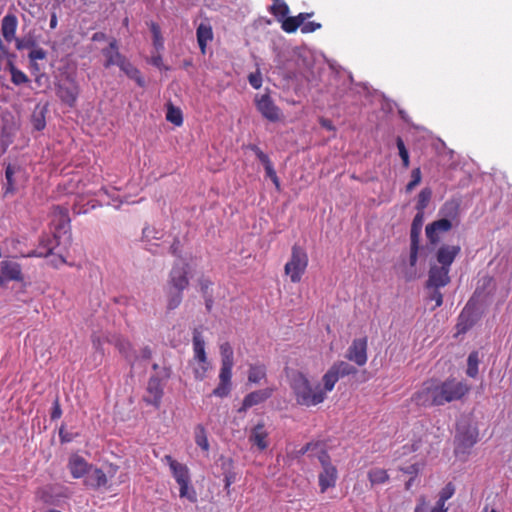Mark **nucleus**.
I'll return each mask as SVG.
<instances>
[{"mask_svg":"<svg viewBox=\"0 0 512 512\" xmlns=\"http://www.w3.org/2000/svg\"><path fill=\"white\" fill-rule=\"evenodd\" d=\"M419 470H420V468H419V465L417 463L411 464V465H409L407 467H401L400 468V471H402L403 473L414 475V476L418 475Z\"/></svg>","mask_w":512,"mask_h":512,"instance_id":"nucleus-59","label":"nucleus"},{"mask_svg":"<svg viewBox=\"0 0 512 512\" xmlns=\"http://www.w3.org/2000/svg\"><path fill=\"white\" fill-rule=\"evenodd\" d=\"M450 269L443 266L433 264L428 271V279L426 288H442L450 283Z\"/></svg>","mask_w":512,"mask_h":512,"instance_id":"nucleus-11","label":"nucleus"},{"mask_svg":"<svg viewBox=\"0 0 512 512\" xmlns=\"http://www.w3.org/2000/svg\"><path fill=\"white\" fill-rule=\"evenodd\" d=\"M15 173V169L12 165H8L5 170L6 184H5V194H12L15 192L13 175Z\"/></svg>","mask_w":512,"mask_h":512,"instance_id":"nucleus-45","label":"nucleus"},{"mask_svg":"<svg viewBox=\"0 0 512 512\" xmlns=\"http://www.w3.org/2000/svg\"><path fill=\"white\" fill-rule=\"evenodd\" d=\"M170 253L173 255V256H176V257H180V253H181V244H180V241L178 239H175L173 241V243L171 244L170 246Z\"/></svg>","mask_w":512,"mask_h":512,"instance_id":"nucleus-61","label":"nucleus"},{"mask_svg":"<svg viewBox=\"0 0 512 512\" xmlns=\"http://www.w3.org/2000/svg\"><path fill=\"white\" fill-rule=\"evenodd\" d=\"M367 348L368 338L366 336L355 338L349 346L345 358L358 366H364L368 360Z\"/></svg>","mask_w":512,"mask_h":512,"instance_id":"nucleus-7","label":"nucleus"},{"mask_svg":"<svg viewBox=\"0 0 512 512\" xmlns=\"http://www.w3.org/2000/svg\"><path fill=\"white\" fill-rule=\"evenodd\" d=\"M196 36L201 53L205 54L208 42L213 39L212 27L209 24L201 23L197 27Z\"/></svg>","mask_w":512,"mask_h":512,"instance_id":"nucleus-25","label":"nucleus"},{"mask_svg":"<svg viewBox=\"0 0 512 512\" xmlns=\"http://www.w3.org/2000/svg\"><path fill=\"white\" fill-rule=\"evenodd\" d=\"M195 442L204 451L209 450V442L206 435L205 428L202 425H198L195 430Z\"/></svg>","mask_w":512,"mask_h":512,"instance_id":"nucleus-42","label":"nucleus"},{"mask_svg":"<svg viewBox=\"0 0 512 512\" xmlns=\"http://www.w3.org/2000/svg\"><path fill=\"white\" fill-rule=\"evenodd\" d=\"M320 446H321V445H320V443H318V442H315V443H314V442H309V443H307L306 445H304V446L299 450V454H300V455H304V454H306V453H308V452H310V451H312V450H314V449H316V448H318V447H320Z\"/></svg>","mask_w":512,"mask_h":512,"instance_id":"nucleus-60","label":"nucleus"},{"mask_svg":"<svg viewBox=\"0 0 512 512\" xmlns=\"http://www.w3.org/2000/svg\"><path fill=\"white\" fill-rule=\"evenodd\" d=\"M308 255L304 248L295 244L291 249V257L284 266V272L292 283H299L308 266Z\"/></svg>","mask_w":512,"mask_h":512,"instance_id":"nucleus-3","label":"nucleus"},{"mask_svg":"<svg viewBox=\"0 0 512 512\" xmlns=\"http://www.w3.org/2000/svg\"><path fill=\"white\" fill-rule=\"evenodd\" d=\"M367 478L371 487L376 485H383L390 480L388 471L384 468L374 467L367 472Z\"/></svg>","mask_w":512,"mask_h":512,"instance_id":"nucleus-27","label":"nucleus"},{"mask_svg":"<svg viewBox=\"0 0 512 512\" xmlns=\"http://www.w3.org/2000/svg\"><path fill=\"white\" fill-rule=\"evenodd\" d=\"M183 292L177 289H172L167 287L166 291V300H167V310L172 311L178 308L183 300Z\"/></svg>","mask_w":512,"mask_h":512,"instance_id":"nucleus-30","label":"nucleus"},{"mask_svg":"<svg viewBox=\"0 0 512 512\" xmlns=\"http://www.w3.org/2000/svg\"><path fill=\"white\" fill-rule=\"evenodd\" d=\"M102 55L105 57L104 67L109 68L113 65L118 66L119 63L125 58L119 52L118 42L115 38H113L108 47L102 49Z\"/></svg>","mask_w":512,"mask_h":512,"instance_id":"nucleus-18","label":"nucleus"},{"mask_svg":"<svg viewBox=\"0 0 512 512\" xmlns=\"http://www.w3.org/2000/svg\"><path fill=\"white\" fill-rule=\"evenodd\" d=\"M412 432L410 443L403 446L404 454L421 451L428 442V431L422 423H416Z\"/></svg>","mask_w":512,"mask_h":512,"instance_id":"nucleus-12","label":"nucleus"},{"mask_svg":"<svg viewBox=\"0 0 512 512\" xmlns=\"http://www.w3.org/2000/svg\"><path fill=\"white\" fill-rule=\"evenodd\" d=\"M458 449H463V452L472 448L478 442V431L476 429H468L458 436Z\"/></svg>","mask_w":512,"mask_h":512,"instance_id":"nucleus-28","label":"nucleus"},{"mask_svg":"<svg viewBox=\"0 0 512 512\" xmlns=\"http://www.w3.org/2000/svg\"><path fill=\"white\" fill-rule=\"evenodd\" d=\"M115 347L127 360H131L133 347L130 341L119 337L115 341Z\"/></svg>","mask_w":512,"mask_h":512,"instance_id":"nucleus-40","label":"nucleus"},{"mask_svg":"<svg viewBox=\"0 0 512 512\" xmlns=\"http://www.w3.org/2000/svg\"><path fill=\"white\" fill-rule=\"evenodd\" d=\"M167 121L173 123L176 126H181L183 123L182 112L179 108L169 105L166 113Z\"/></svg>","mask_w":512,"mask_h":512,"instance_id":"nucleus-43","label":"nucleus"},{"mask_svg":"<svg viewBox=\"0 0 512 512\" xmlns=\"http://www.w3.org/2000/svg\"><path fill=\"white\" fill-rule=\"evenodd\" d=\"M396 145L399 150V156L402 160V164H403L404 168H408L410 165L409 153L405 147L403 139L399 136L396 138Z\"/></svg>","mask_w":512,"mask_h":512,"instance_id":"nucleus-44","label":"nucleus"},{"mask_svg":"<svg viewBox=\"0 0 512 512\" xmlns=\"http://www.w3.org/2000/svg\"><path fill=\"white\" fill-rule=\"evenodd\" d=\"M419 249L420 241L410 240L409 264L411 267H414L417 264Z\"/></svg>","mask_w":512,"mask_h":512,"instance_id":"nucleus-50","label":"nucleus"},{"mask_svg":"<svg viewBox=\"0 0 512 512\" xmlns=\"http://www.w3.org/2000/svg\"><path fill=\"white\" fill-rule=\"evenodd\" d=\"M234 363H221L219 380L221 382L231 383L232 368Z\"/></svg>","mask_w":512,"mask_h":512,"instance_id":"nucleus-48","label":"nucleus"},{"mask_svg":"<svg viewBox=\"0 0 512 512\" xmlns=\"http://www.w3.org/2000/svg\"><path fill=\"white\" fill-rule=\"evenodd\" d=\"M313 16V12L311 13H299L297 16H286L281 20V28L286 33H294L297 31L299 27L306 21L308 18Z\"/></svg>","mask_w":512,"mask_h":512,"instance_id":"nucleus-21","label":"nucleus"},{"mask_svg":"<svg viewBox=\"0 0 512 512\" xmlns=\"http://www.w3.org/2000/svg\"><path fill=\"white\" fill-rule=\"evenodd\" d=\"M469 391L470 386L465 381L451 377L444 381L430 378L413 394L412 401L423 407L443 406L461 400Z\"/></svg>","mask_w":512,"mask_h":512,"instance_id":"nucleus-1","label":"nucleus"},{"mask_svg":"<svg viewBox=\"0 0 512 512\" xmlns=\"http://www.w3.org/2000/svg\"><path fill=\"white\" fill-rule=\"evenodd\" d=\"M108 482L107 476L104 471L100 468H89L86 473V478L84 483L87 487L93 489H99L101 487L106 486Z\"/></svg>","mask_w":512,"mask_h":512,"instance_id":"nucleus-19","label":"nucleus"},{"mask_svg":"<svg viewBox=\"0 0 512 512\" xmlns=\"http://www.w3.org/2000/svg\"><path fill=\"white\" fill-rule=\"evenodd\" d=\"M264 168H265L266 176L268 178L271 179V178L277 176L276 171H275L271 161H269L268 164H264Z\"/></svg>","mask_w":512,"mask_h":512,"instance_id":"nucleus-64","label":"nucleus"},{"mask_svg":"<svg viewBox=\"0 0 512 512\" xmlns=\"http://www.w3.org/2000/svg\"><path fill=\"white\" fill-rule=\"evenodd\" d=\"M249 84L254 89H259L262 86V76L259 70L254 73H250L248 76Z\"/></svg>","mask_w":512,"mask_h":512,"instance_id":"nucleus-56","label":"nucleus"},{"mask_svg":"<svg viewBox=\"0 0 512 512\" xmlns=\"http://www.w3.org/2000/svg\"><path fill=\"white\" fill-rule=\"evenodd\" d=\"M427 511V502L425 497H420L418 500V504L415 507L414 512H426Z\"/></svg>","mask_w":512,"mask_h":512,"instance_id":"nucleus-63","label":"nucleus"},{"mask_svg":"<svg viewBox=\"0 0 512 512\" xmlns=\"http://www.w3.org/2000/svg\"><path fill=\"white\" fill-rule=\"evenodd\" d=\"M266 378V367L263 364L250 365L248 371V381L250 383H259Z\"/></svg>","mask_w":512,"mask_h":512,"instance_id":"nucleus-32","label":"nucleus"},{"mask_svg":"<svg viewBox=\"0 0 512 512\" xmlns=\"http://www.w3.org/2000/svg\"><path fill=\"white\" fill-rule=\"evenodd\" d=\"M249 149L255 153L256 157L263 165L268 164V162L271 161L268 155L265 154L257 145L251 144L249 145Z\"/></svg>","mask_w":512,"mask_h":512,"instance_id":"nucleus-57","label":"nucleus"},{"mask_svg":"<svg viewBox=\"0 0 512 512\" xmlns=\"http://www.w3.org/2000/svg\"><path fill=\"white\" fill-rule=\"evenodd\" d=\"M231 390V383L221 382L219 381V384L217 387L212 391V395L216 397H226L230 393Z\"/></svg>","mask_w":512,"mask_h":512,"instance_id":"nucleus-51","label":"nucleus"},{"mask_svg":"<svg viewBox=\"0 0 512 512\" xmlns=\"http://www.w3.org/2000/svg\"><path fill=\"white\" fill-rule=\"evenodd\" d=\"M455 493V487L452 483H448L439 493L438 503L445 505L446 501L449 500Z\"/></svg>","mask_w":512,"mask_h":512,"instance_id":"nucleus-49","label":"nucleus"},{"mask_svg":"<svg viewBox=\"0 0 512 512\" xmlns=\"http://www.w3.org/2000/svg\"><path fill=\"white\" fill-rule=\"evenodd\" d=\"M191 365L193 367L195 379L199 381H202L206 377L208 370L211 368L208 359H204V362L192 360Z\"/></svg>","mask_w":512,"mask_h":512,"instance_id":"nucleus-34","label":"nucleus"},{"mask_svg":"<svg viewBox=\"0 0 512 512\" xmlns=\"http://www.w3.org/2000/svg\"><path fill=\"white\" fill-rule=\"evenodd\" d=\"M56 93L63 103L73 107L79 95V86L71 79L68 84L58 85Z\"/></svg>","mask_w":512,"mask_h":512,"instance_id":"nucleus-16","label":"nucleus"},{"mask_svg":"<svg viewBox=\"0 0 512 512\" xmlns=\"http://www.w3.org/2000/svg\"><path fill=\"white\" fill-rule=\"evenodd\" d=\"M474 325V319L471 314L466 310V308L461 312L458 317V322L456 324V335L464 334L468 330H470Z\"/></svg>","mask_w":512,"mask_h":512,"instance_id":"nucleus-29","label":"nucleus"},{"mask_svg":"<svg viewBox=\"0 0 512 512\" xmlns=\"http://www.w3.org/2000/svg\"><path fill=\"white\" fill-rule=\"evenodd\" d=\"M149 27L153 36V45L155 49L157 51L162 50L164 48V39L161 34L160 26L155 22H151Z\"/></svg>","mask_w":512,"mask_h":512,"instance_id":"nucleus-39","label":"nucleus"},{"mask_svg":"<svg viewBox=\"0 0 512 512\" xmlns=\"http://www.w3.org/2000/svg\"><path fill=\"white\" fill-rule=\"evenodd\" d=\"M422 179L421 170L419 167L414 168L411 172V180L406 185V192L410 193L414 190V188L420 184Z\"/></svg>","mask_w":512,"mask_h":512,"instance_id":"nucleus-47","label":"nucleus"},{"mask_svg":"<svg viewBox=\"0 0 512 512\" xmlns=\"http://www.w3.org/2000/svg\"><path fill=\"white\" fill-rule=\"evenodd\" d=\"M163 394L164 389L161 379L155 376L150 377L146 388V395L144 396L143 400L147 404L152 405L155 408H159Z\"/></svg>","mask_w":512,"mask_h":512,"instance_id":"nucleus-13","label":"nucleus"},{"mask_svg":"<svg viewBox=\"0 0 512 512\" xmlns=\"http://www.w3.org/2000/svg\"><path fill=\"white\" fill-rule=\"evenodd\" d=\"M31 62H35L37 60H43L46 58V52L42 48H36L30 51L28 55ZM35 69H38V66L36 63L32 64Z\"/></svg>","mask_w":512,"mask_h":512,"instance_id":"nucleus-53","label":"nucleus"},{"mask_svg":"<svg viewBox=\"0 0 512 512\" xmlns=\"http://www.w3.org/2000/svg\"><path fill=\"white\" fill-rule=\"evenodd\" d=\"M480 358L478 351H473L469 354L467 359V369L466 374L471 378H476L478 375V366H479Z\"/></svg>","mask_w":512,"mask_h":512,"instance_id":"nucleus-35","label":"nucleus"},{"mask_svg":"<svg viewBox=\"0 0 512 512\" xmlns=\"http://www.w3.org/2000/svg\"><path fill=\"white\" fill-rule=\"evenodd\" d=\"M163 461L168 464L172 476L177 484L191 481L189 469L185 464L178 462L171 455H165Z\"/></svg>","mask_w":512,"mask_h":512,"instance_id":"nucleus-17","label":"nucleus"},{"mask_svg":"<svg viewBox=\"0 0 512 512\" xmlns=\"http://www.w3.org/2000/svg\"><path fill=\"white\" fill-rule=\"evenodd\" d=\"M200 290L204 296H207L209 288L212 286V282L208 279H200L199 281Z\"/></svg>","mask_w":512,"mask_h":512,"instance_id":"nucleus-62","label":"nucleus"},{"mask_svg":"<svg viewBox=\"0 0 512 512\" xmlns=\"http://www.w3.org/2000/svg\"><path fill=\"white\" fill-rule=\"evenodd\" d=\"M190 482L191 481H186V482H183L182 484H178L179 488H180L179 496L181 498H186L190 502L194 503L197 501V494H196L195 489L190 485Z\"/></svg>","mask_w":512,"mask_h":512,"instance_id":"nucleus-38","label":"nucleus"},{"mask_svg":"<svg viewBox=\"0 0 512 512\" xmlns=\"http://www.w3.org/2000/svg\"><path fill=\"white\" fill-rule=\"evenodd\" d=\"M68 468L73 478L79 479L86 475L91 465L81 456L72 455L68 462Z\"/></svg>","mask_w":512,"mask_h":512,"instance_id":"nucleus-20","label":"nucleus"},{"mask_svg":"<svg viewBox=\"0 0 512 512\" xmlns=\"http://www.w3.org/2000/svg\"><path fill=\"white\" fill-rule=\"evenodd\" d=\"M36 496L45 504H53V496L51 493V487L41 488L37 491Z\"/></svg>","mask_w":512,"mask_h":512,"instance_id":"nucleus-52","label":"nucleus"},{"mask_svg":"<svg viewBox=\"0 0 512 512\" xmlns=\"http://www.w3.org/2000/svg\"><path fill=\"white\" fill-rule=\"evenodd\" d=\"M268 432L265 430L264 423H258L252 430L249 436V441L257 446L259 450H265L268 447L267 442Z\"/></svg>","mask_w":512,"mask_h":512,"instance_id":"nucleus-22","label":"nucleus"},{"mask_svg":"<svg viewBox=\"0 0 512 512\" xmlns=\"http://www.w3.org/2000/svg\"><path fill=\"white\" fill-rule=\"evenodd\" d=\"M193 352L194 355L192 360L204 362V359H207L205 341L198 329H194L193 331Z\"/></svg>","mask_w":512,"mask_h":512,"instance_id":"nucleus-26","label":"nucleus"},{"mask_svg":"<svg viewBox=\"0 0 512 512\" xmlns=\"http://www.w3.org/2000/svg\"><path fill=\"white\" fill-rule=\"evenodd\" d=\"M452 222L446 218L438 219L425 228L427 240L432 246L439 244L441 236L452 229Z\"/></svg>","mask_w":512,"mask_h":512,"instance_id":"nucleus-9","label":"nucleus"},{"mask_svg":"<svg viewBox=\"0 0 512 512\" xmlns=\"http://www.w3.org/2000/svg\"><path fill=\"white\" fill-rule=\"evenodd\" d=\"M62 416V409L60 406L59 398L56 397V399L53 402L52 411H51V420H57Z\"/></svg>","mask_w":512,"mask_h":512,"instance_id":"nucleus-58","label":"nucleus"},{"mask_svg":"<svg viewBox=\"0 0 512 512\" xmlns=\"http://www.w3.org/2000/svg\"><path fill=\"white\" fill-rule=\"evenodd\" d=\"M461 247L459 245H441L436 252V260L438 265L450 269L452 263L459 255Z\"/></svg>","mask_w":512,"mask_h":512,"instance_id":"nucleus-14","label":"nucleus"},{"mask_svg":"<svg viewBox=\"0 0 512 512\" xmlns=\"http://www.w3.org/2000/svg\"><path fill=\"white\" fill-rule=\"evenodd\" d=\"M356 372L357 369L345 361L335 362L322 376L323 386H321V390L324 393L325 399L327 398V393L334 389L340 378L353 375Z\"/></svg>","mask_w":512,"mask_h":512,"instance_id":"nucleus-5","label":"nucleus"},{"mask_svg":"<svg viewBox=\"0 0 512 512\" xmlns=\"http://www.w3.org/2000/svg\"><path fill=\"white\" fill-rule=\"evenodd\" d=\"M221 363H234V353L231 345L228 342L221 344Z\"/></svg>","mask_w":512,"mask_h":512,"instance_id":"nucleus-46","label":"nucleus"},{"mask_svg":"<svg viewBox=\"0 0 512 512\" xmlns=\"http://www.w3.org/2000/svg\"><path fill=\"white\" fill-rule=\"evenodd\" d=\"M0 278H2L0 286L5 285V283L9 281H23L24 277L21 265L12 259H6L1 261Z\"/></svg>","mask_w":512,"mask_h":512,"instance_id":"nucleus-10","label":"nucleus"},{"mask_svg":"<svg viewBox=\"0 0 512 512\" xmlns=\"http://www.w3.org/2000/svg\"><path fill=\"white\" fill-rule=\"evenodd\" d=\"M188 263H175L169 272L167 287L184 291L189 286Z\"/></svg>","mask_w":512,"mask_h":512,"instance_id":"nucleus-6","label":"nucleus"},{"mask_svg":"<svg viewBox=\"0 0 512 512\" xmlns=\"http://www.w3.org/2000/svg\"><path fill=\"white\" fill-rule=\"evenodd\" d=\"M17 25L18 20L14 14H7L3 17L1 23V31L4 39L7 42H11L15 39Z\"/></svg>","mask_w":512,"mask_h":512,"instance_id":"nucleus-23","label":"nucleus"},{"mask_svg":"<svg viewBox=\"0 0 512 512\" xmlns=\"http://www.w3.org/2000/svg\"><path fill=\"white\" fill-rule=\"evenodd\" d=\"M273 392V388H265L250 392L244 397L242 405L239 408V412H246L249 408L265 402L272 396Z\"/></svg>","mask_w":512,"mask_h":512,"instance_id":"nucleus-15","label":"nucleus"},{"mask_svg":"<svg viewBox=\"0 0 512 512\" xmlns=\"http://www.w3.org/2000/svg\"><path fill=\"white\" fill-rule=\"evenodd\" d=\"M118 67L123 71L127 77L134 80L139 87H144L145 80L141 72L136 68L126 57L119 63Z\"/></svg>","mask_w":512,"mask_h":512,"instance_id":"nucleus-24","label":"nucleus"},{"mask_svg":"<svg viewBox=\"0 0 512 512\" xmlns=\"http://www.w3.org/2000/svg\"><path fill=\"white\" fill-rule=\"evenodd\" d=\"M255 105L260 114L267 120L271 122L280 120L281 111L279 107L275 105L269 94L256 96Z\"/></svg>","mask_w":512,"mask_h":512,"instance_id":"nucleus-8","label":"nucleus"},{"mask_svg":"<svg viewBox=\"0 0 512 512\" xmlns=\"http://www.w3.org/2000/svg\"><path fill=\"white\" fill-rule=\"evenodd\" d=\"M322 25L315 21H304L301 25V32L304 34L315 32L316 30L320 29Z\"/></svg>","mask_w":512,"mask_h":512,"instance_id":"nucleus-55","label":"nucleus"},{"mask_svg":"<svg viewBox=\"0 0 512 512\" xmlns=\"http://www.w3.org/2000/svg\"><path fill=\"white\" fill-rule=\"evenodd\" d=\"M289 383L298 405L313 407L325 401L321 384H313L304 373L300 371L293 372L289 378Z\"/></svg>","mask_w":512,"mask_h":512,"instance_id":"nucleus-2","label":"nucleus"},{"mask_svg":"<svg viewBox=\"0 0 512 512\" xmlns=\"http://www.w3.org/2000/svg\"><path fill=\"white\" fill-rule=\"evenodd\" d=\"M8 69L11 73V81L13 84L19 86L22 84H26L30 81L28 76L24 72L16 68L12 62L8 63Z\"/></svg>","mask_w":512,"mask_h":512,"instance_id":"nucleus-37","label":"nucleus"},{"mask_svg":"<svg viewBox=\"0 0 512 512\" xmlns=\"http://www.w3.org/2000/svg\"><path fill=\"white\" fill-rule=\"evenodd\" d=\"M432 196V191L429 188H424L420 191L417 198L416 210L424 212L428 206Z\"/></svg>","mask_w":512,"mask_h":512,"instance_id":"nucleus-41","label":"nucleus"},{"mask_svg":"<svg viewBox=\"0 0 512 512\" xmlns=\"http://www.w3.org/2000/svg\"><path fill=\"white\" fill-rule=\"evenodd\" d=\"M317 458L322 468L318 475L320 492L325 493L329 488L335 487L338 479V471L336 466L333 465L331 457L326 450L321 449Z\"/></svg>","mask_w":512,"mask_h":512,"instance_id":"nucleus-4","label":"nucleus"},{"mask_svg":"<svg viewBox=\"0 0 512 512\" xmlns=\"http://www.w3.org/2000/svg\"><path fill=\"white\" fill-rule=\"evenodd\" d=\"M53 217V222H55L56 219L59 221L57 228L65 229L67 226H69L70 219L68 216L67 209L60 206H56L53 210Z\"/></svg>","mask_w":512,"mask_h":512,"instance_id":"nucleus-36","label":"nucleus"},{"mask_svg":"<svg viewBox=\"0 0 512 512\" xmlns=\"http://www.w3.org/2000/svg\"><path fill=\"white\" fill-rule=\"evenodd\" d=\"M424 222V212L417 211L413 218L410 229V240L420 241L422 226Z\"/></svg>","mask_w":512,"mask_h":512,"instance_id":"nucleus-31","label":"nucleus"},{"mask_svg":"<svg viewBox=\"0 0 512 512\" xmlns=\"http://www.w3.org/2000/svg\"><path fill=\"white\" fill-rule=\"evenodd\" d=\"M272 2L270 13L281 21L288 15L289 7L284 0H272Z\"/></svg>","mask_w":512,"mask_h":512,"instance_id":"nucleus-33","label":"nucleus"},{"mask_svg":"<svg viewBox=\"0 0 512 512\" xmlns=\"http://www.w3.org/2000/svg\"><path fill=\"white\" fill-rule=\"evenodd\" d=\"M432 291L428 296V300L435 301V305L432 309L440 307L443 303V295L439 291L440 288H430Z\"/></svg>","mask_w":512,"mask_h":512,"instance_id":"nucleus-54","label":"nucleus"}]
</instances>
